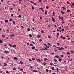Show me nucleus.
<instances>
[{
	"instance_id": "ddd939ff",
	"label": "nucleus",
	"mask_w": 74,
	"mask_h": 74,
	"mask_svg": "<svg viewBox=\"0 0 74 74\" xmlns=\"http://www.w3.org/2000/svg\"><path fill=\"white\" fill-rule=\"evenodd\" d=\"M32 43H33V44H34V45H35L36 44V42L33 41H32Z\"/></svg>"
},
{
	"instance_id": "6e6d98bb",
	"label": "nucleus",
	"mask_w": 74,
	"mask_h": 74,
	"mask_svg": "<svg viewBox=\"0 0 74 74\" xmlns=\"http://www.w3.org/2000/svg\"><path fill=\"white\" fill-rule=\"evenodd\" d=\"M32 60H35V58H33Z\"/></svg>"
},
{
	"instance_id": "37998d69",
	"label": "nucleus",
	"mask_w": 74,
	"mask_h": 74,
	"mask_svg": "<svg viewBox=\"0 0 74 74\" xmlns=\"http://www.w3.org/2000/svg\"><path fill=\"white\" fill-rule=\"evenodd\" d=\"M43 45H45V46H47V44L45 43H43Z\"/></svg>"
},
{
	"instance_id": "20e7f679",
	"label": "nucleus",
	"mask_w": 74,
	"mask_h": 74,
	"mask_svg": "<svg viewBox=\"0 0 74 74\" xmlns=\"http://www.w3.org/2000/svg\"><path fill=\"white\" fill-rule=\"evenodd\" d=\"M13 60H18V58L16 57H14L13 58Z\"/></svg>"
},
{
	"instance_id": "2f4dec72",
	"label": "nucleus",
	"mask_w": 74,
	"mask_h": 74,
	"mask_svg": "<svg viewBox=\"0 0 74 74\" xmlns=\"http://www.w3.org/2000/svg\"><path fill=\"white\" fill-rule=\"evenodd\" d=\"M20 63H21V64H23V62H21V61H20Z\"/></svg>"
},
{
	"instance_id": "bb28decb",
	"label": "nucleus",
	"mask_w": 74,
	"mask_h": 74,
	"mask_svg": "<svg viewBox=\"0 0 74 74\" xmlns=\"http://www.w3.org/2000/svg\"><path fill=\"white\" fill-rule=\"evenodd\" d=\"M48 60V59L47 58H45L44 59V60L45 61H46V60Z\"/></svg>"
},
{
	"instance_id": "473e14b6",
	"label": "nucleus",
	"mask_w": 74,
	"mask_h": 74,
	"mask_svg": "<svg viewBox=\"0 0 74 74\" xmlns=\"http://www.w3.org/2000/svg\"><path fill=\"white\" fill-rule=\"evenodd\" d=\"M68 55H70V53L69 52H67L66 53Z\"/></svg>"
},
{
	"instance_id": "052dcab7",
	"label": "nucleus",
	"mask_w": 74,
	"mask_h": 74,
	"mask_svg": "<svg viewBox=\"0 0 74 74\" xmlns=\"http://www.w3.org/2000/svg\"><path fill=\"white\" fill-rule=\"evenodd\" d=\"M71 52L72 53H74V51H71Z\"/></svg>"
},
{
	"instance_id": "412c9836",
	"label": "nucleus",
	"mask_w": 74,
	"mask_h": 74,
	"mask_svg": "<svg viewBox=\"0 0 74 74\" xmlns=\"http://www.w3.org/2000/svg\"><path fill=\"white\" fill-rule=\"evenodd\" d=\"M45 15H47V11H46V10H45Z\"/></svg>"
},
{
	"instance_id": "423d86ee",
	"label": "nucleus",
	"mask_w": 74,
	"mask_h": 74,
	"mask_svg": "<svg viewBox=\"0 0 74 74\" xmlns=\"http://www.w3.org/2000/svg\"><path fill=\"white\" fill-rule=\"evenodd\" d=\"M32 49H35L36 47H35L33 46L32 47Z\"/></svg>"
},
{
	"instance_id": "864d4df0",
	"label": "nucleus",
	"mask_w": 74,
	"mask_h": 74,
	"mask_svg": "<svg viewBox=\"0 0 74 74\" xmlns=\"http://www.w3.org/2000/svg\"><path fill=\"white\" fill-rule=\"evenodd\" d=\"M21 27H22V29H23V28H24V27H23V26H21Z\"/></svg>"
},
{
	"instance_id": "49530a36",
	"label": "nucleus",
	"mask_w": 74,
	"mask_h": 74,
	"mask_svg": "<svg viewBox=\"0 0 74 74\" xmlns=\"http://www.w3.org/2000/svg\"><path fill=\"white\" fill-rule=\"evenodd\" d=\"M41 10L42 11V12H44V10H43V9L42 8V9H41Z\"/></svg>"
},
{
	"instance_id": "8fccbe9b",
	"label": "nucleus",
	"mask_w": 74,
	"mask_h": 74,
	"mask_svg": "<svg viewBox=\"0 0 74 74\" xmlns=\"http://www.w3.org/2000/svg\"><path fill=\"white\" fill-rule=\"evenodd\" d=\"M40 19H41V20L42 19V16H40Z\"/></svg>"
},
{
	"instance_id": "4be33fe9",
	"label": "nucleus",
	"mask_w": 74,
	"mask_h": 74,
	"mask_svg": "<svg viewBox=\"0 0 74 74\" xmlns=\"http://www.w3.org/2000/svg\"><path fill=\"white\" fill-rule=\"evenodd\" d=\"M56 70L57 72H59V69H58V68H57Z\"/></svg>"
},
{
	"instance_id": "c03bdc74",
	"label": "nucleus",
	"mask_w": 74,
	"mask_h": 74,
	"mask_svg": "<svg viewBox=\"0 0 74 74\" xmlns=\"http://www.w3.org/2000/svg\"><path fill=\"white\" fill-rule=\"evenodd\" d=\"M48 38H52L50 36H48Z\"/></svg>"
},
{
	"instance_id": "69168bd1",
	"label": "nucleus",
	"mask_w": 74,
	"mask_h": 74,
	"mask_svg": "<svg viewBox=\"0 0 74 74\" xmlns=\"http://www.w3.org/2000/svg\"><path fill=\"white\" fill-rule=\"evenodd\" d=\"M60 38H63V36H61L60 37Z\"/></svg>"
},
{
	"instance_id": "6ab92c4d",
	"label": "nucleus",
	"mask_w": 74,
	"mask_h": 74,
	"mask_svg": "<svg viewBox=\"0 0 74 74\" xmlns=\"http://www.w3.org/2000/svg\"><path fill=\"white\" fill-rule=\"evenodd\" d=\"M16 45L15 44L13 45V47H14V48H16Z\"/></svg>"
},
{
	"instance_id": "a18cd8bd",
	"label": "nucleus",
	"mask_w": 74,
	"mask_h": 74,
	"mask_svg": "<svg viewBox=\"0 0 74 74\" xmlns=\"http://www.w3.org/2000/svg\"><path fill=\"white\" fill-rule=\"evenodd\" d=\"M18 17L19 18H21V16L20 15H19Z\"/></svg>"
},
{
	"instance_id": "c9c22d12",
	"label": "nucleus",
	"mask_w": 74,
	"mask_h": 74,
	"mask_svg": "<svg viewBox=\"0 0 74 74\" xmlns=\"http://www.w3.org/2000/svg\"><path fill=\"white\" fill-rule=\"evenodd\" d=\"M70 10H67V12H70Z\"/></svg>"
},
{
	"instance_id": "0eeeda50",
	"label": "nucleus",
	"mask_w": 74,
	"mask_h": 74,
	"mask_svg": "<svg viewBox=\"0 0 74 74\" xmlns=\"http://www.w3.org/2000/svg\"><path fill=\"white\" fill-rule=\"evenodd\" d=\"M42 51L45 50H46L47 51L48 50V49L47 48H45V49H42Z\"/></svg>"
},
{
	"instance_id": "58836bf2",
	"label": "nucleus",
	"mask_w": 74,
	"mask_h": 74,
	"mask_svg": "<svg viewBox=\"0 0 74 74\" xmlns=\"http://www.w3.org/2000/svg\"><path fill=\"white\" fill-rule=\"evenodd\" d=\"M42 41V39H40V40H39V41H40V42H41V41Z\"/></svg>"
},
{
	"instance_id": "a19ab883",
	"label": "nucleus",
	"mask_w": 74,
	"mask_h": 74,
	"mask_svg": "<svg viewBox=\"0 0 74 74\" xmlns=\"http://www.w3.org/2000/svg\"><path fill=\"white\" fill-rule=\"evenodd\" d=\"M46 8L47 9H48L49 8V7H48V6H47L46 7Z\"/></svg>"
},
{
	"instance_id": "5701e85b",
	"label": "nucleus",
	"mask_w": 74,
	"mask_h": 74,
	"mask_svg": "<svg viewBox=\"0 0 74 74\" xmlns=\"http://www.w3.org/2000/svg\"><path fill=\"white\" fill-rule=\"evenodd\" d=\"M59 61H62V58H59Z\"/></svg>"
},
{
	"instance_id": "cd10ccee",
	"label": "nucleus",
	"mask_w": 74,
	"mask_h": 74,
	"mask_svg": "<svg viewBox=\"0 0 74 74\" xmlns=\"http://www.w3.org/2000/svg\"><path fill=\"white\" fill-rule=\"evenodd\" d=\"M41 32L42 33H44V31L43 30H41Z\"/></svg>"
},
{
	"instance_id": "a211bd4d",
	"label": "nucleus",
	"mask_w": 74,
	"mask_h": 74,
	"mask_svg": "<svg viewBox=\"0 0 74 74\" xmlns=\"http://www.w3.org/2000/svg\"><path fill=\"white\" fill-rule=\"evenodd\" d=\"M29 36H30V37L31 38L32 37V35L31 34H29Z\"/></svg>"
},
{
	"instance_id": "f704fd0d",
	"label": "nucleus",
	"mask_w": 74,
	"mask_h": 74,
	"mask_svg": "<svg viewBox=\"0 0 74 74\" xmlns=\"http://www.w3.org/2000/svg\"><path fill=\"white\" fill-rule=\"evenodd\" d=\"M36 60H38L39 62H41V60H39V59H37Z\"/></svg>"
},
{
	"instance_id": "c85d7f7f",
	"label": "nucleus",
	"mask_w": 74,
	"mask_h": 74,
	"mask_svg": "<svg viewBox=\"0 0 74 74\" xmlns=\"http://www.w3.org/2000/svg\"><path fill=\"white\" fill-rule=\"evenodd\" d=\"M2 36L3 37H5V36L4 35H2Z\"/></svg>"
},
{
	"instance_id": "9b49d317",
	"label": "nucleus",
	"mask_w": 74,
	"mask_h": 74,
	"mask_svg": "<svg viewBox=\"0 0 74 74\" xmlns=\"http://www.w3.org/2000/svg\"><path fill=\"white\" fill-rule=\"evenodd\" d=\"M21 1H22V0H19L18 3H20V4H21V3H21Z\"/></svg>"
},
{
	"instance_id": "09e8293b",
	"label": "nucleus",
	"mask_w": 74,
	"mask_h": 74,
	"mask_svg": "<svg viewBox=\"0 0 74 74\" xmlns=\"http://www.w3.org/2000/svg\"><path fill=\"white\" fill-rule=\"evenodd\" d=\"M47 45H50V46H51V44H50V43H48L47 44Z\"/></svg>"
},
{
	"instance_id": "ea45409f",
	"label": "nucleus",
	"mask_w": 74,
	"mask_h": 74,
	"mask_svg": "<svg viewBox=\"0 0 74 74\" xmlns=\"http://www.w3.org/2000/svg\"><path fill=\"white\" fill-rule=\"evenodd\" d=\"M49 46H46V48H47L48 49V48H49Z\"/></svg>"
},
{
	"instance_id": "bf43d9fd",
	"label": "nucleus",
	"mask_w": 74,
	"mask_h": 74,
	"mask_svg": "<svg viewBox=\"0 0 74 74\" xmlns=\"http://www.w3.org/2000/svg\"><path fill=\"white\" fill-rule=\"evenodd\" d=\"M18 70H20V69H21L20 67H18Z\"/></svg>"
},
{
	"instance_id": "680f3d73",
	"label": "nucleus",
	"mask_w": 74,
	"mask_h": 74,
	"mask_svg": "<svg viewBox=\"0 0 74 74\" xmlns=\"http://www.w3.org/2000/svg\"><path fill=\"white\" fill-rule=\"evenodd\" d=\"M32 10H34V7L33 6H32Z\"/></svg>"
},
{
	"instance_id": "f3484780",
	"label": "nucleus",
	"mask_w": 74,
	"mask_h": 74,
	"mask_svg": "<svg viewBox=\"0 0 74 74\" xmlns=\"http://www.w3.org/2000/svg\"><path fill=\"white\" fill-rule=\"evenodd\" d=\"M69 61H70V62H72V61H73V59L71 58L69 60Z\"/></svg>"
},
{
	"instance_id": "f03ea898",
	"label": "nucleus",
	"mask_w": 74,
	"mask_h": 74,
	"mask_svg": "<svg viewBox=\"0 0 74 74\" xmlns=\"http://www.w3.org/2000/svg\"><path fill=\"white\" fill-rule=\"evenodd\" d=\"M4 53H5L6 54H8L10 53V51H4Z\"/></svg>"
},
{
	"instance_id": "79ce46f5",
	"label": "nucleus",
	"mask_w": 74,
	"mask_h": 74,
	"mask_svg": "<svg viewBox=\"0 0 74 74\" xmlns=\"http://www.w3.org/2000/svg\"><path fill=\"white\" fill-rule=\"evenodd\" d=\"M30 3H32V4H34V2H33L32 1H30Z\"/></svg>"
},
{
	"instance_id": "a878e982",
	"label": "nucleus",
	"mask_w": 74,
	"mask_h": 74,
	"mask_svg": "<svg viewBox=\"0 0 74 74\" xmlns=\"http://www.w3.org/2000/svg\"><path fill=\"white\" fill-rule=\"evenodd\" d=\"M20 70L21 71H23V69H20Z\"/></svg>"
},
{
	"instance_id": "9d476101",
	"label": "nucleus",
	"mask_w": 74,
	"mask_h": 74,
	"mask_svg": "<svg viewBox=\"0 0 74 74\" xmlns=\"http://www.w3.org/2000/svg\"><path fill=\"white\" fill-rule=\"evenodd\" d=\"M5 22H7V23H8V20H5Z\"/></svg>"
},
{
	"instance_id": "4468645a",
	"label": "nucleus",
	"mask_w": 74,
	"mask_h": 74,
	"mask_svg": "<svg viewBox=\"0 0 74 74\" xmlns=\"http://www.w3.org/2000/svg\"><path fill=\"white\" fill-rule=\"evenodd\" d=\"M3 65H4V66H7V64L6 63H5Z\"/></svg>"
},
{
	"instance_id": "13d9d810",
	"label": "nucleus",
	"mask_w": 74,
	"mask_h": 74,
	"mask_svg": "<svg viewBox=\"0 0 74 74\" xmlns=\"http://www.w3.org/2000/svg\"><path fill=\"white\" fill-rule=\"evenodd\" d=\"M33 44L32 43H31L30 44V46H33Z\"/></svg>"
},
{
	"instance_id": "4d7b16f0",
	"label": "nucleus",
	"mask_w": 74,
	"mask_h": 74,
	"mask_svg": "<svg viewBox=\"0 0 74 74\" xmlns=\"http://www.w3.org/2000/svg\"><path fill=\"white\" fill-rule=\"evenodd\" d=\"M50 64L51 66H52L53 65V64L50 63Z\"/></svg>"
},
{
	"instance_id": "dca6fc26",
	"label": "nucleus",
	"mask_w": 74,
	"mask_h": 74,
	"mask_svg": "<svg viewBox=\"0 0 74 74\" xmlns=\"http://www.w3.org/2000/svg\"><path fill=\"white\" fill-rule=\"evenodd\" d=\"M51 69L53 71H54V67H52L51 68Z\"/></svg>"
},
{
	"instance_id": "f257e3e1",
	"label": "nucleus",
	"mask_w": 74,
	"mask_h": 74,
	"mask_svg": "<svg viewBox=\"0 0 74 74\" xmlns=\"http://www.w3.org/2000/svg\"><path fill=\"white\" fill-rule=\"evenodd\" d=\"M56 48H58V50H60V51H62V50H64V48L62 47H61V48H60V47H56Z\"/></svg>"
},
{
	"instance_id": "f8f14e48",
	"label": "nucleus",
	"mask_w": 74,
	"mask_h": 74,
	"mask_svg": "<svg viewBox=\"0 0 74 74\" xmlns=\"http://www.w3.org/2000/svg\"><path fill=\"white\" fill-rule=\"evenodd\" d=\"M9 45L10 46V47H13V46L12 45L10 44H9Z\"/></svg>"
},
{
	"instance_id": "603ef678",
	"label": "nucleus",
	"mask_w": 74,
	"mask_h": 74,
	"mask_svg": "<svg viewBox=\"0 0 74 74\" xmlns=\"http://www.w3.org/2000/svg\"><path fill=\"white\" fill-rule=\"evenodd\" d=\"M57 45H60V43H57Z\"/></svg>"
},
{
	"instance_id": "1a4fd4ad",
	"label": "nucleus",
	"mask_w": 74,
	"mask_h": 74,
	"mask_svg": "<svg viewBox=\"0 0 74 74\" xmlns=\"http://www.w3.org/2000/svg\"><path fill=\"white\" fill-rule=\"evenodd\" d=\"M3 42V40L1 39L0 40V43H2Z\"/></svg>"
},
{
	"instance_id": "39448f33",
	"label": "nucleus",
	"mask_w": 74,
	"mask_h": 74,
	"mask_svg": "<svg viewBox=\"0 0 74 74\" xmlns=\"http://www.w3.org/2000/svg\"><path fill=\"white\" fill-rule=\"evenodd\" d=\"M52 20L53 21V22H55V18H54L52 17Z\"/></svg>"
},
{
	"instance_id": "e433bc0d",
	"label": "nucleus",
	"mask_w": 74,
	"mask_h": 74,
	"mask_svg": "<svg viewBox=\"0 0 74 74\" xmlns=\"http://www.w3.org/2000/svg\"><path fill=\"white\" fill-rule=\"evenodd\" d=\"M17 69L16 68H13V70H16Z\"/></svg>"
},
{
	"instance_id": "6e6552de",
	"label": "nucleus",
	"mask_w": 74,
	"mask_h": 74,
	"mask_svg": "<svg viewBox=\"0 0 74 74\" xmlns=\"http://www.w3.org/2000/svg\"><path fill=\"white\" fill-rule=\"evenodd\" d=\"M10 36H11V37H13V36L14 37V36H15V35L13 34H12L10 35Z\"/></svg>"
},
{
	"instance_id": "aec40b11",
	"label": "nucleus",
	"mask_w": 74,
	"mask_h": 74,
	"mask_svg": "<svg viewBox=\"0 0 74 74\" xmlns=\"http://www.w3.org/2000/svg\"><path fill=\"white\" fill-rule=\"evenodd\" d=\"M53 16H55V13L54 12H53Z\"/></svg>"
},
{
	"instance_id": "c756f323",
	"label": "nucleus",
	"mask_w": 74,
	"mask_h": 74,
	"mask_svg": "<svg viewBox=\"0 0 74 74\" xmlns=\"http://www.w3.org/2000/svg\"><path fill=\"white\" fill-rule=\"evenodd\" d=\"M12 22L14 25H15V22L13 21H12Z\"/></svg>"
},
{
	"instance_id": "3c124183",
	"label": "nucleus",
	"mask_w": 74,
	"mask_h": 74,
	"mask_svg": "<svg viewBox=\"0 0 74 74\" xmlns=\"http://www.w3.org/2000/svg\"><path fill=\"white\" fill-rule=\"evenodd\" d=\"M66 3L67 4H69V1H66Z\"/></svg>"
},
{
	"instance_id": "393cba45",
	"label": "nucleus",
	"mask_w": 74,
	"mask_h": 74,
	"mask_svg": "<svg viewBox=\"0 0 74 74\" xmlns=\"http://www.w3.org/2000/svg\"><path fill=\"white\" fill-rule=\"evenodd\" d=\"M54 62H57V60L56 59H55L54 60Z\"/></svg>"
},
{
	"instance_id": "774afa93",
	"label": "nucleus",
	"mask_w": 74,
	"mask_h": 74,
	"mask_svg": "<svg viewBox=\"0 0 74 74\" xmlns=\"http://www.w3.org/2000/svg\"><path fill=\"white\" fill-rule=\"evenodd\" d=\"M51 74H55V73H52Z\"/></svg>"
},
{
	"instance_id": "de8ad7c7",
	"label": "nucleus",
	"mask_w": 74,
	"mask_h": 74,
	"mask_svg": "<svg viewBox=\"0 0 74 74\" xmlns=\"http://www.w3.org/2000/svg\"><path fill=\"white\" fill-rule=\"evenodd\" d=\"M6 73L8 74H9V72L8 71H6Z\"/></svg>"
},
{
	"instance_id": "b1692460",
	"label": "nucleus",
	"mask_w": 74,
	"mask_h": 74,
	"mask_svg": "<svg viewBox=\"0 0 74 74\" xmlns=\"http://www.w3.org/2000/svg\"><path fill=\"white\" fill-rule=\"evenodd\" d=\"M9 21H10V22H11L12 21V18H10L9 20Z\"/></svg>"
},
{
	"instance_id": "e2e57ef3",
	"label": "nucleus",
	"mask_w": 74,
	"mask_h": 74,
	"mask_svg": "<svg viewBox=\"0 0 74 74\" xmlns=\"http://www.w3.org/2000/svg\"><path fill=\"white\" fill-rule=\"evenodd\" d=\"M13 15H14V14H11V16H13Z\"/></svg>"
},
{
	"instance_id": "4c0bfd02",
	"label": "nucleus",
	"mask_w": 74,
	"mask_h": 74,
	"mask_svg": "<svg viewBox=\"0 0 74 74\" xmlns=\"http://www.w3.org/2000/svg\"><path fill=\"white\" fill-rule=\"evenodd\" d=\"M27 30H28V31H30V30H31L30 29L28 28L27 29Z\"/></svg>"
},
{
	"instance_id": "0e129e2a",
	"label": "nucleus",
	"mask_w": 74,
	"mask_h": 74,
	"mask_svg": "<svg viewBox=\"0 0 74 74\" xmlns=\"http://www.w3.org/2000/svg\"><path fill=\"white\" fill-rule=\"evenodd\" d=\"M34 4L35 5H37V3H34Z\"/></svg>"
},
{
	"instance_id": "7ed1b4c3",
	"label": "nucleus",
	"mask_w": 74,
	"mask_h": 74,
	"mask_svg": "<svg viewBox=\"0 0 74 74\" xmlns=\"http://www.w3.org/2000/svg\"><path fill=\"white\" fill-rule=\"evenodd\" d=\"M32 71L33 72H34V73H36V72H37V73H38V71H36V70H33Z\"/></svg>"
},
{
	"instance_id": "5fc2aeb1",
	"label": "nucleus",
	"mask_w": 74,
	"mask_h": 74,
	"mask_svg": "<svg viewBox=\"0 0 74 74\" xmlns=\"http://www.w3.org/2000/svg\"><path fill=\"white\" fill-rule=\"evenodd\" d=\"M29 61L30 62L32 61V60H31V59H29Z\"/></svg>"
},
{
	"instance_id": "2eb2a0df",
	"label": "nucleus",
	"mask_w": 74,
	"mask_h": 74,
	"mask_svg": "<svg viewBox=\"0 0 74 74\" xmlns=\"http://www.w3.org/2000/svg\"><path fill=\"white\" fill-rule=\"evenodd\" d=\"M55 57L57 58H59V56H55Z\"/></svg>"
},
{
	"instance_id": "338daca9",
	"label": "nucleus",
	"mask_w": 74,
	"mask_h": 74,
	"mask_svg": "<svg viewBox=\"0 0 74 74\" xmlns=\"http://www.w3.org/2000/svg\"><path fill=\"white\" fill-rule=\"evenodd\" d=\"M18 11H20V9H18Z\"/></svg>"
},
{
	"instance_id": "72a5a7b5",
	"label": "nucleus",
	"mask_w": 74,
	"mask_h": 74,
	"mask_svg": "<svg viewBox=\"0 0 74 74\" xmlns=\"http://www.w3.org/2000/svg\"><path fill=\"white\" fill-rule=\"evenodd\" d=\"M43 64H44V66H45V65H46V63H45V62H43Z\"/></svg>"
},
{
	"instance_id": "7c9ffc66",
	"label": "nucleus",
	"mask_w": 74,
	"mask_h": 74,
	"mask_svg": "<svg viewBox=\"0 0 74 74\" xmlns=\"http://www.w3.org/2000/svg\"><path fill=\"white\" fill-rule=\"evenodd\" d=\"M40 35L38 34V36H37V37H38V38H40Z\"/></svg>"
}]
</instances>
